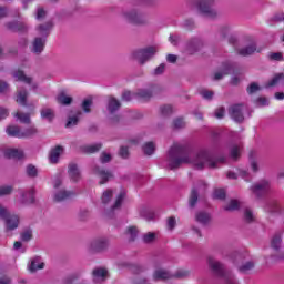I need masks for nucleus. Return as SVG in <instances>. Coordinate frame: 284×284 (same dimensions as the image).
<instances>
[{
	"instance_id": "f257e3e1",
	"label": "nucleus",
	"mask_w": 284,
	"mask_h": 284,
	"mask_svg": "<svg viewBox=\"0 0 284 284\" xmlns=\"http://www.w3.org/2000/svg\"><path fill=\"white\" fill-rule=\"evenodd\" d=\"M166 162L170 170H176L183 163H192L196 170H203V168L214 170L219 168V163H225V158L216 160L214 154L207 150H201L194 154L187 144L174 143L168 152Z\"/></svg>"
},
{
	"instance_id": "f03ea898",
	"label": "nucleus",
	"mask_w": 284,
	"mask_h": 284,
	"mask_svg": "<svg viewBox=\"0 0 284 284\" xmlns=\"http://www.w3.org/2000/svg\"><path fill=\"white\" fill-rule=\"evenodd\" d=\"M207 263L211 272H213L215 276H219L220 278H224L225 284H239V282L236 281V277H234V274H232V272L230 271H226L225 265L219 262V260L214 258L213 256H209Z\"/></svg>"
},
{
	"instance_id": "7ed1b4c3",
	"label": "nucleus",
	"mask_w": 284,
	"mask_h": 284,
	"mask_svg": "<svg viewBox=\"0 0 284 284\" xmlns=\"http://www.w3.org/2000/svg\"><path fill=\"white\" fill-rule=\"evenodd\" d=\"M154 54H156V48L148 47L144 49H138L132 52V58L140 63V65H145Z\"/></svg>"
},
{
	"instance_id": "20e7f679",
	"label": "nucleus",
	"mask_w": 284,
	"mask_h": 284,
	"mask_svg": "<svg viewBox=\"0 0 284 284\" xmlns=\"http://www.w3.org/2000/svg\"><path fill=\"white\" fill-rule=\"evenodd\" d=\"M197 9L207 19H216L219 17V12L214 9V0H199Z\"/></svg>"
},
{
	"instance_id": "39448f33",
	"label": "nucleus",
	"mask_w": 284,
	"mask_h": 284,
	"mask_svg": "<svg viewBox=\"0 0 284 284\" xmlns=\"http://www.w3.org/2000/svg\"><path fill=\"white\" fill-rule=\"evenodd\" d=\"M123 18L129 23H133V26H145V23H148V16L134 9L130 11H125L123 13Z\"/></svg>"
},
{
	"instance_id": "423d86ee",
	"label": "nucleus",
	"mask_w": 284,
	"mask_h": 284,
	"mask_svg": "<svg viewBox=\"0 0 284 284\" xmlns=\"http://www.w3.org/2000/svg\"><path fill=\"white\" fill-rule=\"evenodd\" d=\"M236 70V62L226 61L223 62L221 69L216 71L213 75L214 81H221L223 77H227V74H232Z\"/></svg>"
},
{
	"instance_id": "0eeeda50",
	"label": "nucleus",
	"mask_w": 284,
	"mask_h": 284,
	"mask_svg": "<svg viewBox=\"0 0 284 284\" xmlns=\"http://www.w3.org/2000/svg\"><path fill=\"white\" fill-rule=\"evenodd\" d=\"M271 187H272V185L270 184V181L262 180L251 186V192L255 196L261 197V196H264V194H267V192H270Z\"/></svg>"
},
{
	"instance_id": "6e6552de",
	"label": "nucleus",
	"mask_w": 284,
	"mask_h": 284,
	"mask_svg": "<svg viewBox=\"0 0 284 284\" xmlns=\"http://www.w3.org/2000/svg\"><path fill=\"white\" fill-rule=\"evenodd\" d=\"M159 91V88L156 85H152L148 89H139L133 97L138 99L139 101H150L154 94Z\"/></svg>"
},
{
	"instance_id": "1a4fd4ad",
	"label": "nucleus",
	"mask_w": 284,
	"mask_h": 284,
	"mask_svg": "<svg viewBox=\"0 0 284 284\" xmlns=\"http://www.w3.org/2000/svg\"><path fill=\"white\" fill-rule=\"evenodd\" d=\"M108 247H110V241L105 237L93 240L89 245L90 252L93 253L105 252Z\"/></svg>"
},
{
	"instance_id": "9d476101",
	"label": "nucleus",
	"mask_w": 284,
	"mask_h": 284,
	"mask_svg": "<svg viewBox=\"0 0 284 284\" xmlns=\"http://www.w3.org/2000/svg\"><path fill=\"white\" fill-rule=\"evenodd\" d=\"M243 110H245V106L243 104H234L230 106L229 114L235 123H243L245 121V116L243 115Z\"/></svg>"
},
{
	"instance_id": "9b49d317",
	"label": "nucleus",
	"mask_w": 284,
	"mask_h": 284,
	"mask_svg": "<svg viewBox=\"0 0 284 284\" xmlns=\"http://www.w3.org/2000/svg\"><path fill=\"white\" fill-rule=\"evenodd\" d=\"M205 190H207V184H205L203 181L199 182L197 187L192 189L191 195L189 199L190 207H196V203L199 202V192H205Z\"/></svg>"
},
{
	"instance_id": "f8f14e48",
	"label": "nucleus",
	"mask_w": 284,
	"mask_h": 284,
	"mask_svg": "<svg viewBox=\"0 0 284 284\" xmlns=\"http://www.w3.org/2000/svg\"><path fill=\"white\" fill-rule=\"evenodd\" d=\"M13 79L16 81H21L22 83H26L27 85H31V90H37L39 88V84L36 82H32V78L26 75V73L22 70H16L12 72Z\"/></svg>"
},
{
	"instance_id": "ddd939ff",
	"label": "nucleus",
	"mask_w": 284,
	"mask_h": 284,
	"mask_svg": "<svg viewBox=\"0 0 284 284\" xmlns=\"http://www.w3.org/2000/svg\"><path fill=\"white\" fill-rule=\"evenodd\" d=\"M47 41L48 40L45 38L36 37L30 47V51L32 52V54H37L39 57V54H41L43 50H45Z\"/></svg>"
},
{
	"instance_id": "4468645a",
	"label": "nucleus",
	"mask_w": 284,
	"mask_h": 284,
	"mask_svg": "<svg viewBox=\"0 0 284 284\" xmlns=\"http://www.w3.org/2000/svg\"><path fill=\"white\" fill-rule=\"evenodd\" d=\"M6 28L7 30H10L11 32H18L19 34H26L30 29V27H28L26 22H17V21L8 22L6 24Z\"/></svg>"
},
{
	"instance_id": "2eb2a0df",
	"label": "nucleus",
	"mask_w": 284,
	"mask_h": 284,
	"mask_svg": "<svg viewBox=\"0 0 284 284\" xmlns=\"http://www.w3.org/2000/svg\"><path fill=\"white\" fill-rule=\"evenodd\" d=\"M201 48H203V41L199 38H193L186 42L185 52L187 54H196Z\"/></svg>"
},
{
	"instance_id": "dca6fc26",
	"label": "nucleus",
	"mask_w": 284,
	"mask_h": 284,
	"mask_svg": "<svg viewBox=\"0 0 284 284\" xmlns=\"http://www.w3.org/2000/svg\"><path fill=\"white\" fill-rule=\"evenodd\" d=\"M54 28V23L52 21H48L45 23L39 24L37 27L38 34H40L41 39H48L50 37V32Z\"/></svg>"
},
{
	"instance_id": "f3484780",
	"label": "nucleus",
	"mask_w": 284,
	"mask_h": 284,
	"mask_svg": "<svg viewBox=\"0 0 284 284\" xmlns=\"http://www.w3.org/2000/svg\"><path fill=\"white\" fill-rule=\"evenodd\" d=\"M93 172L101 179L100 185L108 183V181H110V179H113L114 176L112 172L104 169H100L99 166H94Z\"/></svg>"
},
{
	"instance_id": "a211bd4d",
	"label": "nucleus",
	"mask_w": 284,
	"mask_h": 284,
	"mask_svg": "<svg viewBox=\"0 0 284 284\" xmlns=\"http://www.w3.org/2000/svg\"><path fill=\"white\" fill-rule=\"evenodd\" d=\"M75 194L77 193H74L73 191L60 190L54 193L53 199L57 203H61L62 201H68V199H72V196H74Z\"/></svg>"
},
{
	"instance_id": "6ab92c4d",
	"label": "nucleus",
	"mask_w": 284,
	"mask_h": 284,
	"mask_svg": "<svg viewBox=\"0 0 284 284\" xmlns=\"http://www.w3.org/2000/svg\"><path fill=\"white\" fill-rule=\"evenodd\" d=\"M4 223L8 231L12 232V230H17L19 227V215L10 214L4 219Z\"/></svg>"
},
{
	"instance_id": "aec40b11",
	"label": "nucleus",
	"mask_w": 284,
	"mask_h": 284,
	"mask_svg": "<svg viewBox=\"0 0 284 284\" xmlns=\"http://www.w3.org/2000/svg\"><path fill=\"white\" fill-rule=\"evenodd\" d=\"M254 52H261V49H258V50L256 49V42H253L242 49H237V54L240 57H250V55L254 54Z\"/></svg>"
},
{
	"instance_id": "412c9836",
	"label": "nucleus",
	"mask_w": 284,
	"mask_h": 284,
	"mask_svg": "<svg viewBox=\"0 0 284 284\" xmlns=\"http://www.w3.org/2000/svg\"><path fill=\"white\" fill-rule=\"evenodd\" d=\"M68 172L71 181H74V183L81 181V171L79 170L77 163H70Z\"/></svg>"
},
{
	"instance_id": "4be33fe9",
	"label": "nucleus",
	"mask_w": 284,
	"mask_h": 284,
	"mask_svg": "<svg viewBox=\"0 0 284 284\" xmlns=\"http://www.w3.org/2000/svg\"><path fill=\"white\" fill-rule=\"evenodd\" d=\"M174 275L170 273V271L158 268L153 273V281H168L172 278Z\"/></svg>"
},
{
	"instance_id": "5701e85b",
	"label": "nucleus",
	"mask_w": 284,
	"mask_h": 284,
	"mask_svg": "<svg viewBox=\"0 0 284 284\" xmlns=\"http://www.w3.org/2000/svg\"><path fill=\"white\" fill-rule=\"evenodd\" d=\"M243 151V145L241 143H233L230 145V158L233 161H239L241 159V152Z\"/></svg>"
},
{
	"instance_id": "b1692460",
	"label": "nucleus",
	"mask_w": 284,
	"mask_h": 284,
	"mask_svg": "<svg viewBox=\"0 0 284 284\" xmlns=\"http://www.w3.org/2000/svg\"><path fill=\"white\" fill-rule=\"evenodd\" d=\"M21 196V203L23 205H30L31 203H34V189H31L29 191H20Z\"/></svg>"
},
{
	"instance_id": "393cba45",
	"label": "nucleus",
	"mask_w": 284,
	"mask_h": 284,
	"mask_svg": "<svg viewBox=\"0 0 284 284\" xmlns=\"http://www.w3.org/2000/svg\"><path fill=\"white\" fill-rule=\"evenodd\" d=\"M93 281L94 283H101V281H104L108 278V270L105 268H94L92 272Z\"/></svg>"
},
{
	"instance_id": "a878e982",
	"label": "nucleus",
	"mask_w": 284,
	"mask_h": 284,
	"mask_svg": "<svg viewBox=\"0 0 284 284\" xmlns=\"http://www.w3.org/2000/svg\"><path fill=\"white\" fill-rule=\"evenodd\" d=\"M63 153V146L58 145L54 149L51 150L50 155H49V160L50 163H59V159Z\"/></svg>"
},
{
	"instance_id": "bb28decb",
	"label": "nucleus",
	"mask_w": 284,
	"mask_h": 284,
	"mask_svg": "<svg viewBox=\"0 0 284 284\" xmlns=\"http://www.w3.org/2000/svg\"><path fill=\"white\" fill-rule=\"evenodd\" d=\"M16 101L19 103V105H23L26 108V105H28V90H18Z\"/></svg>"
},
{
	"instance_id": "cd10ccee",
	"label": "nucleus",
	"mask_w": 284,
	"mask_h": 284,
	"mask_svg": "<svg viewBox=\"0 0 284 284\" xmlns=\"http://www.w3.org/2000/svg\"><path fill=\"white\" fill-rule=\"evenodd\" d=\"M6 159H23V151L17 149H8L4 151Z\"/></svg>"
},
{
	"instance_id": "c85d7f7f",
	"label": "nucleus",
	"mask_w": 284,
	"mask_h": 284,
	"mask_svg": "<svg viewBox=\"0 0 284 284\" xmlns=\"http://www.w3.org/2000/svg\"><path fill=\"white\" fill-rule=\"evenodd\" d=\"M8 136H13L16 139H21L22 130L18 125H9L6 129Z\"/></svg>"
},
{
	"instance_id": "c756f323",
	"label": "nucleus",
	"mask_w": 284,
	"mask_h": 284,
	"mask_svg": "<svg viewBox=\"0 0 284 284\" xmlns=\"http://www.w3.org/2000/svg\"><path fill=\"white\" fill-rule=\"evenodd\" d=\"M39 133V130L34 126L27 128L22 130V133L20 134V139H32V136H36V134Z\"/></svg>"
},
{
	"instance_id": "7c9ffc66",
	"label": "nucleus",
	"mask_w": 284,
	"mask_h": 284,
	"mask_svg": "<svg viewBox=\"0 0 284 284\" xmlns=\"http://www.w3.org/2000/svg\"><path fill=\"white\" fill-rule=\"evenodd\" d=\"M45 267V264L41 262V257H34L31 261V265L29 267L30 272H37V270H43Z\"/></svg>"
},
{
	"instance_id": "2f4dec72",
	"label": "nucleus",
	"mask_w": 284,
	"mask_h": 284,
	"mask_svg": "<svg viewBox=\"0 0 284 284\" xmlns=\"http://www.w3.org/2000/svg\"><path fill=\"white\" fill-rule=\"evenodd\" d=\"M265 210H266V212H270L271 214H278V212H281V206L278 205V202L270 201L266 204Z\"/></svg>"
},
{
	"instance_id": "473e14b6",
	"label": "nucleus",
	"mask_w": 284,
	"mask_h": 284,
	"mask_svg": "<svg viewBox=\"0 0 284 284\" xmlns=\"http://www.w3.org/2000/svg\"><path fill=\"white\" fill-rule=\"evenodd\" d=\"M119 108H121V102H119V100H116L115 98L109 99L108 110L111 114H114V112H116Z\"/></svg>"
},
{
	"instance_id": "72a5a7b5",
	"label": "nucleus",
	"mask_w": 284,
	"mask_h": 284,
	"mask_svg": "<svg viewBox=\"0 0 284 284\" xmlns=\"http://www.w3.org/2000/svg\"><path fill=\"white\" fill-rule=\"evenodd\" d=\"M142 150L146 156H152L154 152L156 151V145L154 142H146L143 146Z\"/></svg>"
},
{
	"instance_id": "f704fd0d",
	"label": "nucleus",
	"mask_w": 284,
	"mask_h": 284,
	"mask_svg": "<svg viewBox=\"0 0 284 284\" xmlns=\"http://www.w3.org/2000/svg\"><path fill=\"white\" fill-rule=\"evenodd\" d=\"M125 194H126L125 191H121L119 193L114 204L111 206L112 212H114V210H119V207H121V205H123V201L125 200Z\"/></svg>"
},
{
	"instance_id": "c9c22d12",
	"label": "nucleus",
	"mask_w": 284,
	"mask_h": 284,
	"mask_svg": "<svg viewBox=\"0 0 284 284\" xmlns=\"http://www.w3.org/2000/svg\"><path fill=\"white\" fill-rule=\"evenodd\" d=\"M16 119L20 121V123H24V125H30V113L17 112L14 113Z\"/></svg>"
},
{
	"instance_id": "e433bc0d",
	"label": "nucleus",
	"mask_w": 284,
	"mask_h": 284,
	"mask_svg": "<svg viewBox=\"0 0 284 284\" xmlns=\"http://www.w3.org/2000/svg\"><path fill=\"white\" fill-rule=\"evenodd\" d=\"M81 111H78L75 115L69 116L65 128H74V125H79V118L81 116Z\"/></svg>"
},
{
	"instance_id": "4c0bfd02",
	"label": "nucleus",
	"mask_w": 284,
	"mask_h": 284,
	"mask_svg": "<svg viewBox=\"0 0 284 284\" xmlns=\"http://www.w3.org/2000/svg\"><path fill=\"white\" fill-rule=\"evenodd\" d=\"M281 243H283V237L281 233H276L271 241V247H273V250H281Z\"/></svg>"
},
{
	"instance_id": "58836bf2",
	"label": "nucleus",
	"mask_w": 284,
	"mask_h": 284,
	"mask_svg": "<svg viewBox=\"0 0 284 284\" xmlns=\"http://www.w3.org/2000/svg\"><path fill=\"white\" fill-rule=\"evenodd\" d=\"M114 195V191L112 189H108L102 193L101 201L103 205H108L112 201V196Z\"/></svg>"
},
{
	"instance_id": "ea45409f",
	"label": "nucleus",
	"mask_w": 284,
	"mask_h": 284,
	"mask_svg": "<svg viewBox=\"0 0 284 284\" xmlns=\"http://www.w3.org/2000/svg\"><path fill=\"white\" fill-rule=\"evenodd\" d=\"M197 223H201L202 225H207L210 223V214L205 212H200L195 216Z\"/></svg>"
},
{
	"instance_id": "a19ab883",
	"label": "nucleus",
	"mask_w": 284,
	"mask_h": 284,
	"mask_svg": "<svg viewBox=\"0 0 284 284\" xmlns=\"http://www.w3.org/2000/svg\"><path fill=\"white\" fill-rule=\"evenodd\" d=\"M241 207V202H239L237 200H231L230 203L224 206V210L226 212H236V210H239Z\"/></svg>"
},
{
	"instance_id": "79ce46f5",
	"label": "nucleus",
	"mask_w": 284,
	"mask_h": 284,
	"mask_svg": "<svg viewBox=\"0 0 284 284\" xmlns=\"http://www.w3.org/2000/svg\"><path fill=\"white\" fill-rule=\"evenodd\" d=\"M237 270L242 274H247V272H250L251 270H254V262H252V261L245 262L241 266H237Z\"/></svg>"
},
{
	"instance_id": "37998d69",
	"label": "nucleus",
	"mask_w": 284,
	"mask_h": 284,
	"mask_svg": "<svg viewBox=\"0 0 284 284\" xmlns=\"http://www.w3.org/2000/svg\"><path fill=\"white\" fill-rule=\"evenodd\" d=\"M41 118L45 121H52L54 119V111L52 109L44 108L41 110Z\"/></svg>"
},
{
	"instance_id": "c03bdc74",
	"label": "nucleus",
	"mask_w": 284,
	"mask_h": 284,
	"mask_svg": "<svg viewBox=\"0 0 284 284\" xmlns=\"http://www.w3.org/2000/svg\"><path fill=\"white\" fill-rule=\"evenodd\" d=\"M57 101L58 103H61V105H70V103H72V97H68L65 93H60Z\"/></svg>"
},
{
	"instance_id": "a18cd8bd",
	"label": "nucleus",
	"mask_w": 284,
	"mask_h": 284,
	"mask_svg": "<svg viewBox=\"0 0 284 284\" xmlns=\"http://www.w3.org/2000/svg\"><path fill=\"white\" fill-rule=\"evenodd\" d=\"M200 95L202 97V99H205L206 101H212V99H214V91L202 89L200 90Z\"/></svg>"
},
{
	"instance_id": "49530a36",
	"label": "nucleus",
	"mask_w": 284,
	"mask_h": 284,
	"mask_svg": "<svg viewBox=\"0 0 284 284\" xmlns=\"http://www.w3.org/2000/svg\"><path fill=\"white\" fill-rule=\"evenodd\" d=\"M267 59L268 61H284V55L282 52H270Z\"/></svg>"
},
{
	"instance_id": "de8ad7c7",
	"label": "nucleus",
	"mask_w": 284,
	"mask_h": 284,
	"mask_svg": "<svg viewBox=\"0 0 284 284\" xmlns=\"http://www.w3.org/2000/svg\"><path fill=\"white\" fill-rule=\"evenodd\" d=\"M101 148H103V144L95 143V144H91V145L85 146L84 150L89 154H94V152H99V150H101Z\"/></svg>"
},
{
	"instance_id": "09e8293b",
	"label": "nucleus",
	"mask_w": 284,
	"mask_h": 284,
	"mask_svg": "<svg viewBox=\"0 0 284 284\" xmlns=\"http://www.w3.org/2000/svg\"><path fill=\"white\" fill-rule=\"evenodd\" d=\"M81 108H82L83 112H85L87 114H90L92 112V110H91L92 99L83 100Z\"/></svg>"
},
{
	"instance_id": "8fccbe9b",
	"label": "nucleus",
	"mask_w": 284,
	"mask_h": 284,
	"mask_svg": "<svg viewBox=\"0 0 284 284\" xmlns=\"http://www.w3.org/2000/svg\"><path fill=\"white\" fill-rule=\"evenodd\" d=\"M160 112H161L162 116H170V114H172V112H174V109L172 108V105L165 104L160 108Z\"/></svg>"
},
{
	"instance_id": "3c124183",
	"label": "nucleus",
	"mask_w": 284,
	"mask_h": 284,
	"mask_svg": "<svg viewBox=\"0 0 284 284\" xmlns=\"http://www.w3.org/2000/svg\"><path fill=\"white\" fill-rule=\"evenodd\" d=\"M129 270H130V272H132V274H141V272L145 271V267H143L139 264H131V265H129Z\"/></svg>"
},
{
	"instance_id": "603ef678",
	"label": "nucleus",
	"mask_w": 284,
	"mask_h": 284,
	"mask_svg": "<svg viewBox=\"0 0 284 284\" xmlns=\"http://www.w3.org/2000/svg\"><path fill=\"white\" fill-rule=\"evenodd\" d=\"M14 189L11 185L0 186V196H8L12 194Z\"/></svg>"
},
{
	"instance_id": "864d4df0",
	"label": "nucleus",
	"mask_w": 284,
	"mask_h": 284,
	"mask_svg": "<svg viewBox=\"0 0 284 284\" xmlns=\"http://www.w3.org/2000/svg\"><path fill=\"white\" fill-rule=\"evenodd\" d=\"M32 240V230L27 229L21 233V241H24V243H28V241Z\"/></svg>"
},
{
	"instance_id": "5fc2aeb1",
	"label": "nucleus",
	"mask_w": 284,
	"mask_h": 284,
	"mask_svg": "<svg viewBox=\"0 0 284 284\" xmlns=\"http://www.w3.org/2000/svg\"><path fill=\"white\" fill-rule=\"evenodd\" d=\"M244 221L245 223H253L254 221V213L250 209H245L244 211Z\"/></svg>"
},
{
	"instance_id": "6e6d98bb",
	"label": "nucleus",
	"mask_w": 284,
	"mask_h": 284,
	"mask_svg": "<svg viewBox=\"0 0 284 284\" xmlns=\"http://www.w3.org/2000/svg\"><path fill=\"white\" fill-rule=\"evenodd\" d=\"M27 176H30L31 179H34V176H37L38 174V171H37V166L32 165V164H29L27 166Z\"/></svg>"
},
{
	"instance_id": "4d7b16f0",
	"label": "nucleus",
	"mask_w": 284,
	"mask_h": 284,
	"mask_svg": "<svg viewBox=\"0 0 284 284\" xmlns=\"http://www.w3.org/2000/svg\"><path fill=\"white\" fill-rule=\"evenodd\" d=\"M173 128L175 130H182V128H185V120H183L182 118H176L175 120H173Z\"/></svg>"
},
{
	"instance_id": "13d9d810",
	"label": "nucleus",
	"mask_w": 284,
	"mask_h": 284,
	"mask_svg": "<svg viewBox=\"0 0 284 284\" xmlns=\"http://www.w3.org/2000/svg\"><path fill=\"white\" fill-rule=\"evenodd\" d=\"M213 199H220L221 201H223V199H225V190L216 189L213 193Z\"/></svg>"
},
{
	"instance_id": "bf43d9fd",
	"label": "nucleus",
	"mask_w": 284,
	"mask_h": 284,
	"mask_svg": "<svg viewBox=\"0 0 284 284\" xmlns=\"http://www.w3.org/2000/svg\"><path fill=\"white\" fill-rule=\"evenodd\" d=\"M141 216H143V219L146 221H154L155 214L152 211H141Z\"/></svg>"
},
{
	"instance_id": "052dcab7",
	"label": "nucleus",
	"mask_w": 284,
	"mask_h": 284,
	"mask_svg": "<svg viewBox=\"0 0 284 284\" xmlns=\"http://www.w3.org/2000/svg\"><path fill=\"white\" fill-rule=\"evenodd\" d=\"M48 12L45 11V9H43V7H39L37 9V14H36V19L41 20V19H45Z\"/></svg>"
},
{
	"instance_id": "680f3d73",
	"label": "nucleus",
	"mask_w": 284,
	"mask_h": 284,
	"mask_svg": "<svg viewBox=\"0 0 284 284\" xmlns=\"http://www.w3.org/2000/svg\"><path fill=\"white\" fill-rule=\"evenodd\" d=\"M10 215V211H8V209H6V206H3L2 204H0V219H2V221H6V219Z\"/></svg>"
},
{
	"instance_id": "e2e57ef3",
	"label": "nucleus",
	"mask_w": 284,
	"mask_h": 284,
	"mask_svg": "<svg viewBox=\"0 0 284 284\" xmlns=\"http://www.w3.org/2000/svg\"><path fill=\"white\" fill-rule=\"evenodd\" d=\"M126 233L131 236V241H134L136 234H139V230H136V226H130Z\"/></svg>"
},
{
	"instance_id": "0e129e2a",
	"label": "nucleus",
	"mask_w": 284,
	"mask_h": 284,
	"mask_svg": "<svg viewBox=\"0 0 284 284\" xmlns=\"http://www.w3.org/2000/svg\"><path fill=\"white\" fill-rule=\"evenodd\" d=\"M154 239H156V234L154 233H146L143 236L144 243H153Z\"/></svg>"
},
{
	"instance_id": "69168bd1",
	"label": "nucleus",
	"mask_w": 284,
	"mask_h": 284,
	"mask_svg": "<svg viewBox=\"0 0 284 284\" xmlns=\"http://www.w3.org/2000/svg\"><path fill=\"white\" fill-rule=\"evenodd\" d=\"M227 34H230V27L227 26H223L220 28V37H222V39H225V37H227Z\"/></svg>"
},
{
	"instance_id": "338daca9",
	"label": "nucleus",
	"mask_w": 284,
	"mask_h": 284,
	"mask_svg": "<svg viewBox=\"0 0 284 284\" xmlns=\"http://www.w3.org/2000/svg\"><path fill=\"white\" fill-rule=\"evenodd\" d=\"M119 154L122 159H128V156H130V151L126 146H121Z\"/></svg>"
},
{
	"instance_id": "774afa93",
	"label": "nucleus",
	"mask_w": 284,
	"mask_h": 284,
	"mask_svg": "<svg viewBox=\"0 0 284 284\" xmlns=\"http://www.w3.org/2000/svg\"><path fill=\"white\" fill-rule=\"evenodd\" d=\"M77 278H79V274H72L64 280V284H72Z\"/></svg>"
}]
</instances>
